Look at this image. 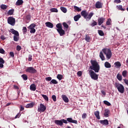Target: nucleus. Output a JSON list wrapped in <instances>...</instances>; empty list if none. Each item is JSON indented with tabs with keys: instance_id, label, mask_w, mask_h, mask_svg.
I'll list each match as a JSON object with an SVG mask.
<instances>
[{
	"instance_id": "f257e3e1",
	"label": "nucleus",
	"mask_w": 128,
	"mask_h": 128,
	"mask_svg": "<svg viewBox=\"0 0 128 128\" xmlns=\"http://www.w3.org/2000/svg\"><path fill=\"white\" fill-rule=\"evenodd\" d=\"M90 62L92 66H90V70H88V74L92 80H96L98 78V75L96 74V72H100V65L98 63V62L95 60H91Z\"/></svg>"
},
{
	"instance_id": "f03ea898",
	"label": "nucleus",
	"mask_w": 128,
	"mask_h": 128,
	"mask_svg": "<svg viewBox=\"0 0 128 128\" xmlns=\"http://www.w3.org/2000/svg\"><path fill=\"white\" fill-rule=\"evenodd\" d=\"M56 28H57L56 30L58 32V34L60 36H62L64 34H66V32L64 30L62 29V24L58 23L56 25Z\"/></svg>"
},
{
	"instance_id": "7ed1b4c3",
	"label": "nucleus",
	"mask_w": 128,
	"mask_h": 128,
	"mask_svg": "<svg viewBox=\"0 0 128 128\" xmlns=\"http://www.w3.org/2000/svg\"><path fill=\"white\" fill-rule=\"evenodd\" d=\"M102 51L103 52L104 54H106V58H108V60H110V58H112V50H110V49L104 48L102 49Z\"/></svg>"
},
{
	"instance_id": "20e7f679",
	"label": "nucleus",
	"mask_w": 128,
	"mask_h": 128,
	"mask_svg": "<svg viewBox=\"0 0 128 128\" xmlns=\"http://www.w3.org/2000/svg\"><path fill=\"white\" fill-rule=\"evenodd\" d=\"M116 88L118 89V91L121 94H124V87L122 84L120 83H115Z\"/></svg>"
},
{
	"instance_id": "39448f33",
	"label": "nucleus",
	"mask_w": 128,
	"mask_h": 128,
	"mask_svg": "<svg viewBox=\"0 0 128 128\" xmlns=\"http://www.w3.org/2000/svg\"><path fill=\"white\" fill-rule=\"evenodd\" d=\"M26 72H29V74H34L38 72V71L34 67H28L26 70Z\"/></svg>"
},
{
	"instance_id": "423d86ee",
	"label": "nucleus",
	"mask_w": 128,
	"mask_h": 128,
	"mask_svg": "<svg viewBox=\"0 0 128 128\" xmlns=\"http://www.w3.org/2000/svg\"><path fill=\"white\" fill-rule=\"evenodd\" d=\"M8 23L10 26H14L16 24V19L13 17L10 16L8 18Z\"/></svg>"
},
{
	"instance_id": "0eeeda50",
	"label": "nucleus",
	"mask_w": 128,
	"mask_h": 128,
	"mask_svg": "<svg viewBox=\"0 0 128 128\" xmlns=\"http://www.w3.org/2000/svg\"><path fill=\"white\" fill-rule=\"evenodd\" d=\"M46 110V107L44 104H40V108H38V112H44Z\"/></svg>"
},
{
	"instance_id": "6e6552de",
	"label": "nucleus",
	"mask_w": 128,
	"mask_h": 128,
	"mask_svg": "<svg viewBox=\"0 0 128 128\" xmlns=\"http://www.w3.org/2000/svg\"><path fill=\"white\" fill-rule=\"evenodd\" d=\"M106 20V18H104V17L98 18V26H102L104 21Z\"/></svg>"
},
{
	"instance_id": "1a4fd4ad",
	"label": "nucleus",
	"mask_w": 128,
	"mask_h": 128,
	"mask_svg": "<svg viewBox=\"0 0 128 128\" xmlns=\"http://www.w3.org/2000/svg\"><path fill=\"white\" fill-rule=\"evenodd\" d=\"M104 6V4L101 2L98 1L96 2L95 4V6L96 8H102V6Z\"/></svg>"
},
{
	"instance_id": "9d476101",
	"label": "nucleus",
	"mask_w": 128,
	"mask_h": 128,
	"mask_svg": "<svg viewBox=\"0 0 128 128\" xmlns=\"http://www.w3.org/2000/svg\"><path fill=\"white\" fill-rule=\"evenodd\" d=\"M81 16H82L84 18H86L88 16V13L86 12V10H82L81 12Z\"/></svg>"
},
{
	"instance_id": "9b49d317",
	"label": "nucleus",
	"mask_w": 128,
	"mask_h": 128,
	"mask_svg": "<svg viewBox=\"0 0 128 128\" xmlns=\"http://www.w3.org/2000/svg\"><path fill=\"white\" fill-rule=\"evenodd\" d=\"M66 120L68 122H72V124H78V120H74L72 118H67Z\"/></svg>"
},
{
	"instance_id": "f8f14e48",
	"label": "nucleus",
	"mask_w": 128,
	"mask_h": 128,
	"mask_svg": "<svg viewBox=\"0 0 128 128\" xmlns=\"http://www.w3.org/2000/svg\"><path fill=\"white\" fill-rule=\"evenodd\" d=\"M10 30L11 33L12 34H14V36H20V34H18V32L14 30V28H11Z\"/></svg>"
},
{
	"instance_id": "ddd939ff",
	"label": "nucleus",
	"mask_w": 128,
	"mask_h": 128,
	"mask_svg": "<svg viewBox=\"0 0 128 128\" xmlns=\"http://www.w3.org/2000/svg\"><path fill=\"white\" fill-rule=\"evenodd\" d=\"M100 123L102 126H108V120H100Z\"/></svg>"
},
{
	"instance_id": "4468645a",
	"label": "nucleus",
	"mask_w": 128,
	"mask_h": 128,
	"mask_svg": "<svg viewBox=\"0 0 128 128\" xmlns=\"http://www.w3.org/2000/svg\"><path fill=\"white\" fill-rule=\"evenodd\" d=\"M45 24L47 28H54V24L50 22H46Z\"/></svg>"
},
{
	"instance_id": "2eb2a0df",
	"label": "nucleus",
	"mask_w": 128,
	"mask_h": 128,
	"mask_svg": "<svg viewBox=\"0 0 128 128\" xmlns=\"http://www.w3.org/2000/svg\"><path fill=\"white\" fill-rule=\"evenodd\" d=\"M54 123L57 126H62V124H62V120H55Z\"/></svg>"
},
{
	"instance_id": "dca6fc26",
	"label": "nucleus",
	"mask_w": 128,
	"mask_h": 128,
	"mask_svg": "<svg viewBox=\"0 0 128 128\" xmlns=\"http://www.w3.org/2000/svg\"><path fill=\"white\" fill-rule=\"evenodd\" d=\"M110 110L106 109L104 110V116H105L106 118H108V114H110Z\"/></svg>"
},
{
	"instance_id": "f3484780",
	"label": "nucleus",
	"mask_w": 128,
	"mask_h": 128,
	"mask_svg": "<svg viewBox=\"0 0 128 128\" xmlns=\"http://www.w3.org/2000/svg\"><path fill=\"white\" fill-rule=\"evenodd\" d=\"M62 98L63 100H64V102H68V98H67L66 96L62 95Z\"/></svg>"
},
{
	"instance_id": "a211bd4d",
	"label": "nucleus",
	"mask_w": 128,
	"mask_h": 128,
	"mask_svg": "<svg viewBox=\"0 0 128 128\" xmlns=\"http://www.w3.org/2000/svg\"><path fill=\"white\" fill-rule=\"evenodd\" d=\"M30 90H32L33 92H34L36 90V84H32L30 86Z\"/></svg>"
},
{
	"instance_id": "6ab92c4d",
	"label": "nucleus",
	"mask_w": 128,
	"mask_h": 128,
	"mask_svg": "<svg viewBox=\"0 0 128 128\" xmlns=\"http://www.w3.org/2000/svg\"><path fill=\"white\" fill-rule=\"evenodd\" d=\"M94 116H96V118L98 120H100V112L99 111H96L94 112Z\"/></svg>"
},
{
	"instance_id": "aec40b11",
	"label": "nucleus",
	"mask_w": 128,
	"mask_h": 128,
	"mask_svg": "<svg viewBox=\"0 0 128 128\" xmlns=\"http://www.w3.org/2000/svg\"><path fill=\"white\" fill-rule=\"evenodd\" d=\"M90 26H92V28H94V26H98V22H96L94 20H92V22H91L90 24Z\"/></svg>"
},
{
	"instance_id": "412c9836",
	"label": "nucleus",
	"mask_w": 128,
	"mask_h": 128,
	"mask_svg": "<svg viewBox=\"0 0 128 128\" xmlns=\"http://www.w3.org/2000/svg\"><path fill=\"white\" fill-rule=\"evenodd\" d=\"M104 66L106 68H112V65L108 62H104Z\"/></svg>"
},
{
	"instance_id": "4be33fe9",
	"label": "nucleus",
	"mask_w": 128,
	"mask_h": 128,
	"mask_svg": "<svg viewBox=\"0 0 128 128\" xmlns=\"http://www.w3.org/2000/svg\"><path fill=\"white\" fill-rule=\"evenodd\" d=\"M34 102H31L30 104H27L26 106V108H34Z\"/></svg>"
},
{
	"instance_id": "5701e85b",
	"label": "nucleus",
	"mask_w": 128,
	"mask_h": 128,
	"mask_svg": "<svg viewBox=\"0 0 128 128\" xmlns=\"http://www.w3.org/2000/svg\"><path fill=\"white\" fill-rule=\"evenodd\" d=\"M58 84V81H56V80L54 79H52L50 82V84Z\"/></svg>"
},
{
	"instance_id": "b1692460",
	"label": "nucleus",
	"mask_w": 128,
	"mask_h": 128,
	"mask_svg": "<svg viewBox=\"0 0 128 128\" xmlns=\"http://www.w3.org/2000/svg\"><path fill=\"white\" fill-rule=\"evenodd\" d=\"M24 4V0H18L16 3V6H22Z\"/></svg>"
},
{
	"instance_id": "393cba45",
	"label": "nucleus",
	"mask_w": 128,
	"mask_h": 128,
	"mask_svg": "<svg viewBox=\"0 0 128 128\" xmlns=\"http://www.w3.org/2000/svg\"><path fill=\"white\" fill-rule=\"evenodd\" d=\"M80 18H82L80 14L76 15L74 16V20L75 22H78V20H80Z\"/></svg>"
},
{
	"instance_id": "a878e982",
	"label": "nucleus",
	"mask_w": 128,
	"mask_h": 128,
	"mask_svg": "<svg viewBox=\"0 0 128 128\" xmlns=\"http://www.w3.org/2000/svg\"><path fill=\"white\" fill-rule=\"evenodd\" d=\"M100 57L101 58L102 60H106L104 56V54L102 52H100Z\"/></svg>"
},
{
	"instance_id": "bb28decb",
	"label": "nucleus",
	"mask_w": 128,
	"mask_h": 128,
	"mask_svg": "<svg viewBox=\"0 0 128 128\" xmlns=\"http://www.w3.org/2000/svg\"><path fill=\"white\" fill-rule=\"evenodd\" d=\"M14 9H11L9 10L8 12V14L9 16H12L14 14Z\"/></svg>"
},
{
	"instance_id": "cd10ccee",
	"label": "nucleus",
	"mask_w": 128,
	"mask_h": 128,
	"mask_svg": "<svg viewBox=\"0 0 128 128\" xmlns=\"http://www.w3.org/2000/svg\"><path fill=\"white\" fill-rule=\"evenodd\" d=\"M116 78L118 80H122V76L120 75V73H118L117 76H116Z\"/></svg>"
},
{
	"instance_id": "c85d7f7f",
	"label": "nucleus",
	"mask_w": 128,
	"mask_h": 128,
	"mask_svg": "<svg viewBox=\"0 0 128 128\" xmlns=\"http://www.w3.org/2000/svg\"><path fill=\"white\" fill-rule=\"evenodd\" d=\"M8 8V6H6V4H2L1 5V6H0V8H2V10H6V8Z\"/></svg>"
},
{
	"instance_id": "c756f323",
	"label": "nucleus",
	"mask_w": 128,
	"mask_h": 128,
	"mask_svg": "<svg viewBox=\"0 0 128 128\" xmlns=\"http://www.w3.org/2000/svg\"><path fill=\"white\" fill-rule=\"evenodd\" d=\"M85 40L86 42H90V37L88 35H86Z\"/></svg>"
},
{
	"instance_id": "7c9ffc66",
	"label": "nucleus",
	"mask_w": 128,
	"mask_h": 128,
	"mask_svg": "<svg viewBox=\"0 0 128 128\" xmlns=\"http://www.w3.org/2000/svg\"><path fill=\"white\" fill-rule=\"evenodd\" d=\"M22 78H23L24 80H28V76L26 74L22 75Z\"/></svg>"
},
{
	"instance_id": "2f4dec72",
	"label": "nucleus",
	"mask_w": 128,
	"mask_h": 128,
	"mask_svg": "<svg viewBox=\"0 0 128 128\" xmlns=\"http://www.w3.org/2000/svg\"><path fill=\"white\" fill-rule=\"evenodd\" d=\"M98 34L100 36H104V32L102 30H98Z\"/></svg>"
},
{
	"instance_id": "473e14b6",
	"label": "nucleus",
	"mask_w": 128,
	"mask_h": 128,
	"mask_svg": "<svg viewBox=\"0 0 128 128\" xmlns=\"http://www.w3.org/2000/svg\"><path fill=\"white\" fill-rule=\"evenodd\" d=\"M117 8L118 10H122V11H124L126 10L122 8V5L120 6H117Z\"/></svg>"
},
{
	"instance_id": "72a5a7b5",
	"label": "nucleus",
	"mask_w": 128,
	"mask_h": 128,
	"mask_svg": "<svg viewBox=\"0 0 128 128\" xmlns=\"http://www.w3.org/2000/svg\"><path fill=\"white\" fill-rule=\"evenodd\" d=\"M60 8L62 12H64V14H66V12H68V10H66V8L64 7H60Z\"/></svg>"
},
{
	"instance_id": "f704fd0d",
	"label": "nucleus",
	"mask_w": 128,
	"mask_h": 128,
	"mask_svg": "<svg viewBox=\"0 0 128 128\" xmlns=\"http://www.w3.org/2000/svg\"><path fill=\"white\" fill-rule=\"evenodd\" d=\"M92 16H94V13L90 12V14H88V16H87V17H86V18L88 20H90V18H92Z\"/></svg>"
},
{
	"instance_id": "c9c22d12",
	"label": "nucleus",
	"mask_w": 128,
	"mask_h": 128,
	"mask_svg": "<svg viewBox=\"0 0 128 128\" xmlns=\"http://www.w3.org/2000/svg\"><path fill=\"white\" fill-rule=\"evenodd\" d=\"M62 24H63L64 30H66H66H68V25L66 23V22H63Z\"/></svg>"
},
{
	"instance_id": "e433bc0d",
	"label": "nucleus",
	"mask_w": 128,
	"mask_h": 128,
	"mask_svg": "<svg viewBox=\"0 0 128 128\" xmlns=\"http://www.w3.org/2000/svg\"><path fill=\"white\" fill-rule=\"evenodd\" d=\"M51 12H58V11L56 8H52L50 10Z\"/></svg>"
},
{
	"instance_id": "4c0bfd02",
	"label": "nucleus",
	"mask_w": 128,
	"mask_h": 128,
	"mask_svg": "<svg viewBox=\"0 0 128 128\" xmlns=\"http://www.w3.org/2000/svg\"><path fill=\"white\" fill-rule=\"evenodd\" d=\"M114 64L118 68H120V66H122V64H120V62H115Z\"/></svg>"
},
{
	"instance_id": "58836bf2",
	"label": "nucleus",
	"mask_w": 128,
	"mask_h": 128,
	"mask_svg": "<svg viewBox=\"0 0 128 128\" xmlns=\"http://www.w3.org/2000/svg\"><path fill=\"white\" fill-rule=\"evenodd\" d=\"M104 104H106V106H112V104H110V103L107 100H104Z\"/></svg>"
},
{
	"instance_id": "ea45409f",
	"label": "nucleus",
	"mask_w": 128,
	"mask_h": 128,
	"mask_svg": "<svg viewBox=\"0 0 128 128\" xmlns=\"http://www.w3.org/2000/svg\"><path fill=\"white\" fill-rule=\"evenodd\" d=\"M74 8L76 10H77V12H82V8H78V6H74Z\"/></svg>"
},
{
	"instance_id": "a19ab883",
	"label": "nucleus",
	"mask_w": 128,
	"mask_h": 128,
	"mask_svg": "<svg viewBox=\"0 0 128 128\" xmlns=\"http://www.w3.org/2000/svg\"><path fill=\"white\" fill-rule=\"evenodd\" d=\"M111 22H112V20H110V18L108 19V20L106 22V26H110Z\"/></svg>"
},
{
	"instance_id": "79ce46f5",
	"label": "nucleus",
	"mask_w": 128,
	"mask_h": 128,
	"mask_svg": "<svg viewBox=\"0 0 128 128\" xmlns=\"http://www.w3.org/2000/svg\"><path fill=\"white\" fill-rule=\"evenodd\" d=\"M126 74H128V71L126 70H124L122 72V76L124 77V78H126Z\"/></svg>"
},
{
	"instance_id": "37998d69",
	"label": "nucleus",
	"mask_w": 128,
	"mask_h": 128,
	"mask_svg": "<svg viewBox=\"0 0 128 128\" xmlns=\"http://www.w3.org/2000/svg\"><path fill=\"white\" fill-rule=\"evenodd\" d=\"M42 96L43 98H44L45 100L48 102V96H46V95L42 94Z\"/></svg>"
},
{
	"instance_id": "c03bdc74",
	"label": "nucleus",
	"mask_w": 128,
	"mask_h": 128,
	"mask_svg": "<svg viewBox=\"0 0 128 128\" xmlns=\"http://www.w3.org/2000/svg\"><path fill=\"white\" fill-rule=\"evenodd\" d=\"M26 32H28V29L26 28V26L23 27V28H22L23 34H26Z\"/></svg>"
},
{
	"instance_id": "a18cd8bd",
	"label": "nucleus",
	"mask_w": 128,
	"mask_h": 128,
	"mask_svg": "<svg viewBox=\"0 0 128 128\" xmlns=\"http://www.w3.org/2000/svg\"><path fill=\"white\" fill-rule=\"evenodd\" d=\"M36 24H31L30 26H29V28L32 29V28H36Z\"/></svg>"
},
{
	"instance_id": "49530a36",
	"label": "nucleus",
	"mask_w": 128,
	"mask_h": 128,
	"mask_svg": "<svg viewBox=\"0 0 128 128\" xmlns=\"http://www.w3.org/2000/svg\"><path fill=\"white\" fill-rule=\"evenodd\" d=\"M57 78H58L59 80H62V75L60 74H58Z\"/></svg>"
},
{
	"instance_id": "de8ad7c7",
	"label": "nucleus",
	"mask_w": 128,
	"mask_h": 128,
	"mask_svg": "<svg viewBox=\"0 0 128 128\" xmlns=\"http://www.w3.org/2000/svg\"><path fill=\"white\" fill-rule=\"evenodd\" d=\"M19 36H14V42H18L20 38H18Z\"/></svg>"
},
{
	"instance_id": "09e8293b",
	"label": "nucleus",
	"mask_w": 128,
	"mask_h": 128,
	"mask_svg": "<svg viewBox=\"0 0 128 128\" xmlns=\"http://www.w3.org/2000/svg\"><path fill=\"white\" fill-rule=\"evenodd\" d=\"M52 98L54 100V102H56V95H52Z\"/></svg>"
},
{
	"instance_id": "8fccbe9b",
	"label": "nucleus",
	"mask_w": 128,
	"mask_h": 128,
	"mask_svg": "<svg viewBox=\"0 0 128 128\" xmlns=\"http://www.w3.org/2000/svg\"><path fill=\"white\" fill-rule=\"evenodd\" d=\"M30 34H34L36 32V29L34 28L30 29Z\"/></svg>"
},
{
	"instance_id": "3c124183",
	"label": "nucleus",
	"mask_w": 128,
	"mask_h": 128,
	"mask_svg": "<svg viewBox=\"0 0 128 128\" xmlns=\"http://www.w3.org/2000/svg\"><path fill=\"white\" fill-rule=\"evenodd\" d=\"M28 62H32V55L28 56Z\"/></svg>"
},
{
	"instance_id": "603ef678",
	"label": "nucleus",
	"mask_w": 128,
	"mask_h": 128,
	"mask_svg": "<svg viewBox=\"0 0 128 128\" xmlns=\"http://www.w3.org/2000/svg\"><path fill=\"white\" fill-rule=\"evenodd\" d=\"M16 50H18V52H20V50H22V47L20 46H16Z\"/></svg>"
},
{
	"instance_id": "864d4df0",
	"label": "nucleus",
	"mask_w": 128,
	"mask_h": 128,
	"mask_svg": "<svg viewBox=\"0 0 128 128\" xmlns=\"http://www.w3.org/2000/svg\"><path fill=\"white\" fill-rule=\"evenodd\" d=\"M46 80H47L48 82H50L52 80V77H47L46 78Z\"/></svg>"
},
{
	"instance_id": "5fc2aeb1",
	"label": "nucleus",
	"mask_w": 128,
	"mask_h": 128,
	"mask_svg": "<svg viewBox=\"0 0 128 128\" xmlns=\"http://www.w3.org/2000/svg\"><path fill=\"white\" fill-rule=\"evenodd\" d=\"M86 114L84 113L82 114V118H83L84 120V118H86Z\"/></svg>"
},
{
	"instance_id": "6e6d98bb",
	"label": "nucleus",
	"mask_w": 128,
	"mask_h": 128,
	"mask_svg": "<svg viewBox=\"0 0 128 128\" xmlns=\"http://www.w3.org/2000/svg\"><path fill=\"white\" fill-rule=\"evenodd\" d=\"M82 71H79L77 72V75L78 76H82Z\"/></svg>"
},
{
	"instance_id": "4d7b16f0",
	"label": "nucleus",
	"mask_w": 128,
	"mask_h": 128,
	"mask_svg": "<svg viewBox=\"0 0 128 128\" xmlns=\"http://www.w3.org/2000/svg\"><path fill=\"white\" fill-rule=\"evenodd\" d=\"M10 56H12V58H14V54L13 52H10Z\"/></svg>"
},
{
	"instance_id": "13d9d810",
	"label": "nucleus",
	"mask_w": 128,
	"mask_h": 128,
	"mask_svg": "<svg viewBox=\"0 0 128 128\" xmlns=\"http://www.w3.org/2000/svg\"><path fill=\"white\" fill-rule=\"evenodd\" d=\"M62 122V124H68V120H66L64 119H62L61 120Z\"/></svg>"
},
{
	"instance_id": "bf43d9fd",
	"label": "nucleus",
	"mask_w": 128,
	"mask_h": 128,
	"mask_svg": "<svg viewBox=\"0 0 128 128\" xmlns=\"http://www.w3.org/2000/svg\"><path fill=\"white\" fill-rule=\"evenodd\" d=\"M24 110V107L21 105L20 106V112H22V110Z\"/></svg>"
},
{
	"instance_id": "052dcab7",
	"label": "nucleus",
	"mask_w": 128,
	"mask_h": 128,
	"mask_svg": "<svg viewBox=\"0 0 128 128\" xmlns=\"http://www.w3.org/2000/svg\"><path fill=\"white\" fill-rule=\"evenodd\" d=\"M0 64H4V60L2 58H0Z\"/></svg>"
},
{
	"instance_id": "680f3d73",
	"label": "nucleus",
	"mask_w": 128,
	"mask_h": 128,
	"mask_svg": "<svg viewBox=\"0 0 128 128\" xmlns=\"http://www.w3.org/2000/svg\"><path fill=\"white\" fill-rule=\"evenodd\" d=\"M20 116V113H18L15 116V118H18Z\"/></svg>"
},
{
	"instance_id": "e2e57ef3",
	"label": "nucleus",
	"mask_w": 128,
	"mask_h": 128,
	"mask_svg": "<svg viewBox=\"0 0 128 128\" xmlns=\"http://www.w3.org/2000/svg\"><path fill=\"white\" fill-rule=\"evenodd\" d=\"M26 18L28 20H30V15H26Z\"/></svg>"
},
{
	"instance_id": "0e129e2a",
	"label": "nucleus",
	"mask_w": 128,
	"mask_h": 128,
	"mask_svg": "<svg viewBox=\"0 0 128 128\" xmlns=\"http://www.w3.org/2000/svg\"><path fill=\"white\" fill-rule=\"evenodd\" d=\"M114 2L116 4H120V0H114Z\"/></svg>"
},
{
	"instance_id": "69168bd1",
	"label": "nucleus",
	"mask_w": 128,
	"mask_h": 128,
	"mask_svg": "<svg viewBox=\"0 0 128 128\" xmlns=\"http://www.w3.org/2000/svg\"><path fill=\"white\" fill-rule=\"evenodd\" d=\"M0 54H4V50L2 48H0Z\"/></svg>"
},
{
	"instance_id": "338daca9",
	"label": "nucleus",
	"mask_w": 128,
	"mask_h": 128,
	"mask_svg": "<svg viewBox=\"0 0 128 128\" xmlns=\"http://www.w3.org/2000/svg\"><path fill=\"white\" fill-rule=\"evenodd\" d=\"M0 38L2 40H6V37L4 36H1Z\"/></svg>"
},
{
	"instance_id": "774afa93",
	"label": "nucleus",
	"mask_w": 128,
	"mask_h": 128,
	"mask_svg": "<svg viewBox=\"0 0 128 128\" xmlns=\"http://www.w3.org/2000/svg\"><path fill=\"white\" fill-rule=\"evenodd\" d=\"M124 82L125 84H127V86H128V80H126V79H124Z\"/></svg>"
}]
</instances>
